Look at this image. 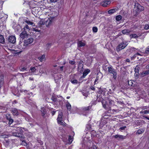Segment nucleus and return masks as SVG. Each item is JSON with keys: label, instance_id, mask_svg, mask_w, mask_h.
I'll return each instance as SVG.
<instances>
[{"label": "nucleus", "instance_id": "obj_1", "mask_svg": "<svg viewBox=\"0 0 149 149\" xmlns=\"http://www.w3.org/2000/svg\"><path fill=\"white\" fill-rule=\"evenodd\" d=\"M114 97L111 96L107 97L106 99V101L104 100L102 103L103 107L107 110H109L111 108V107L114 105V102L113 100Z\"/></svg>", "mask_w": 149, "mask_h": 149}, {"label": "nucleus", "instance_id": "obj_2", "mask_svg": "<svg viewBox=\"0 0 149 149\" xmlns=\"http://www.w3.org/2000/svg\"><path fill=\"white\" fill-rule=\"evenodd\" d=\"M144 10V7L141 6L137 3H135L133 9V13L134 15L137 16L141 11Z\"/></svg>", "mask_w": 149, "mask_h": 149}, {"label": "nucleus", "instance_id": "obj_3", "mask_svg": "<svg viewBox=\"0 0 149 149\" xmlns=\"http://www.w3.org/2000/svg\"><path fill=\"white\" fill-rule=\"evenodd\" d=\"M107 92L106 88L100 89L99 90L98 94H97V100L98 102H101L104 100V96L105 95L106 93Z\"/></svg>", "mask_w": 149, "mask_h": 149}, {"label": "nucleus", "instance_id": "obj_4", "mask_svg": "<svg viewBox=\"0 0 149 149\" xmlns=\"http://www.w3.org/2000/svg\"><path fill=\"white\" fill-rule=\"evenodd\" d=\"M128 43L127 42H123L120 44L117 47L116 49L117 51H119L123 49H124L128 45Z\"/></svg>", "mask_w": 149, "mask_h": 149}, {"label": "nucleus", "instance_id": "obj_5", "mask_svg": "<svg viewBox=\"0 0 149 149\" xmlns=\"http://www.w3.org/2000/svg\"><path fill=\"white\" fill-rule=\"evenodd\" d=\"M108 71L110 73L113 74V77L115 79H116L117 77V72L116 70L112 67H108Z\"/></svg>", "mask_w": 149, "mask_h": 149}, {"label": "nucleus", "instance_id": "obj_6", "mask_svg": "<svg viewBox=\"0 0 149 149\" xmlns=\"http://www.w3.org/2000/svg\"><path fill=\"white\" fill-rule=\"evenodd\" d=\"M7 41L8 43L14 44L16 42V37L15 36H10L7 38Z\"/></svg>", "mask_w": 149, "mask_h": 149}, {"label": "nucleus", "instance_id": "obj_7", "mask_svg": "<svg viewBox=\"0 0 149 149\" xmlns=\"http://www.w3.org/2000/svg\"><path fill=\"white\" fill-rule=\"evenodd\" d=\"M53 21L54 18L52 17H50L47 19H45V24L46 26L49 27L51 26Z\"/></svg>", "mask_w": 149, "mask_h": 149}, {"label": "nucleus", "instance_id": "obj_8", "mask_svg": "<svg viewBox=\"0 0 149 149\" xmlns=\"http://www.w3.org/2000/svg\"><path fill=\"white\" fill-rule=\"evenodd\" d=\"M26 46V45H25V42L21 41V40L20 41L19 44L17 45V47L18 48L22 50L24 48V47Z\"/></svg>", "mask_w": 149, "mask_h": 149}, {"label": "nucleus", "instance_id": "obj_9", "mask_svg": "<svg viewBox=\"0 0 149 149\" xmlns=\"http://www.w3.org/2000/svg\"><path fill=\"white\" fill-rule=\"evenodd\" d=\"M29 35L27 33L22 31L20 34V38L22 39V40H23L24 38H28Z\"/></svg>", "mask_w": 149, "mask_h": 149}, {"label": "nucleus", "instance_id": "obj_10", "mask_svg": "<svg viewBox=\"0 0 149 149\" xmlns=\"http://www.w3.org/2000/svg\"><path fill=\"white\" fill-rule=\"evenodd\" d=\"M33 40V38H30L26 40H25V45L27 46L28 45L32 43Z\"/></svg>", "mask_w": 149, "mask_h": 149}, {"label": "nucleus", "instance_id": "obj_11", "mask_svg": "<svg viewBox=\"0 0 149 149\" xmlns=\"http://www.w3.org/2000/svg\"><path fill=\"white\" fill-rule=\"evenodd\" d=\"M111 3L110 1H104L101 3V5L103 7H105Z\"/></svg>", "mask_w": 149, "mask_h": 149}, {"label": "nucleus", "instance_id": "obj_12", "mask_svg": "<svg viewBox=\"0 0 149 149\" xmlns=\"http://www.w3.org/2000/svg\"><path fill=\"white\" fill-rule=\"evenodd\" d=\"M38 67L36 66L34 67H31L30 69V72H36L37 71H38Z\"/></svg>", "mask_w": 149, "mask_h": 149}, {"label": "nucleus", "instance_id": "obj_13", "mask_svg": "<svg viewBox=\"0 0 149 149\" xmlns=\"http://www.w3.org/2000/svg\"><path fill=\"white\" fill-rule=\"evenodd\" d=\"M22 31L27 32L28 33V32L30 30V29L29 26L27 24H26L24 27L23 28L22 30Z\"/></svg>", "mask_w": 149, "mask_h": 149}, {"label": "nucleus", "instance_id": "obj_14", "mask_svg": "<svg viewBox=\"0 0 149 149\" xmlns=\"http://www.w3.org/2000/svg\"><path fill=\"white\" fill-rule=\"evenodd\" d=\"M11 112L13 115L14 116H17L18 114V112L17 109L15 108H12L11 110Z\"/></svg>", "mask_w": 149, "mask_h": 149}, {"label": "nucleus", "instance_id": "obj_15", "mask_svg": "<svg viewBox=\"0 0 149 149\" xmlns=\"http://www.w3.org/2000/svg\"><path fill=\"white\" fill-rule=\"evenodd\" d=\"M13 135L14 136H15L16 137L21 138L22 139H24V137L22 136L23 135L20 133H13Z\"/></svg>", "mask_w": 149, "mask_h": 149}, {"label": "nucleus", "instance_id": "obj_16", "mask_svg": "<svg viewBox=\"0 0 149 149\" xmlns=\"http://www.w3.org/2000/svg\"><path fill=\"white\" fill-rule=\"evenodd\" d=\"M77 45L78 47H84L86 43L84 42L80 41L78 42Z\"/></svg>", "mask_w": 149, "mask_h": 149}, {"label": "nucleus", "instance_id": "obj_17", "mask_svg": "<svg viewBox=\"0 0 149 149\" xmlns=\"http://www.w3.org/2000/svg\"><path fill=\"white\" fill-rule=\"evenodd\" d=\"M45 20L43 19H41L38 23V26L40 27L41 25H44L45 24Z\"/></svg>", "mask_w": 149, "mask_h": 149}, {"label": "nucleus", "instance_id": "obj_18", "mask_svg": "<svg viewBox=\"0 0 149 149\" xmlns=\"http://www.w3.org/2000/svg\"><path fill=\"white\" fill-rule=\"evenodd\" d=\"M63 114L62 112H61L59 113L57 118V121H60V120H62L63 119Z\"/></svg>", "mask_w": 149, "mask_h": 149}, {"label": "nucleus", "instance_id": "obj_19", "mask_svg": "<svg viewBox=\"0 0 149 149\" xmlns=\"http://www.w3.org/2000/svg\"><path fill=\"white\" fill-rule=\"evenodd\" d=\"M90 72V70L89 69L85 70L83 73V75L81 77L82 78L85 77V76Z\"/></svg>", "mask_w": 149, "mask_h": 149}, {"label": "nucleus", "instance_id": "obj_20", "mask_svg": "<svg viewBox=\"0 0 149 149\" xmlns=\"http://www.w3.org/2000/svg\"><path fill=\"white\" fill-rule=\"evenodd\" d=\"M107 123L105 120H102L100 123V127L101 128H102L103 126L105 125Z\"/></svg>", "mask_w": 149, "mask_h": 149}, {"label": "nucleus", "instance_id": "obj_21", "mask_svg": "<svg viewBox=\"0 0 149 149\" xmlns=\"http://www.w3.org/2000/svg\"><path fill=\"white\" fill-rule=\"evenodd\" d=\"M5 39L4 37L2 35H0V43L3 44L5 43Z\"/></svg>", "mask_w": 149, "mask_h": 149}, {"label": "nucleus", "instance_id": "obj_22", "mask_svg": "<svg viewBox=\"0 0 149 149\" xmlns=\"http://www.w3.org/2000/svg\"><path fill=\"white\" fill-rule=\"evenodd\" d=\"M41 111L42 116H44L46 112V109L43 107L41 108Z\"/></svg>", "mask_w": 149, "mask_h": 149}, {"label": "nucleus", "instance_id": "obj_23", "mask_svg": "<svg viewBox=\"0 0 149 149\" xmlns=\"http://www.w3.org/2000/svg\"><path fill=\"white\" fill-rule=\"evenodd\" d=\"M114 137L116 138H118L120 139H124L125 138V136L121 135H116L114 136Z\"/></svg>", "mask_w": 149, "mask_h": 149}, {"label": "nucleus", "instance_id": "obj_24", "mask_svg": "<svg viewBox=\"0 0 149 149\" xmlns=\"http://www.w3.org/2000/svg\"><path fill=\"white\" fill-rule=\"evenodd\" d=\"M3 75L0 76V87L2 86L3 83Z\"/></svg>", "mask_w": 149, "mask_h": 149}, {"label": "nucleus", "instance_id": "obj_25", "mask_svg": "<svg viewBox=\"0 0 149 149\" xmlns=\"http://www.w3.org/2000/svg\"><path fill=\"white\" fill-rule=\"evenodd\" d=\"M45 55L44 54H43V55H42L41 57L39 58V59L40 60V61L42 62L43 61L45 60Z\"/></svg>", "mask_w": 149, "mask_h": 149}, {"label": "nucleus", "instance_id": "obj_26", "mask_svg": "<svg viewBox=\"0 0 149 149\" xmlns=\"http://www.w3.org/2000/svg\"><path fill=\"white\" fill-rule=\"evenodd\" d=\"M134 82L135 83V81L131 80H130L128 81V84L129 85L134 86L135 85V84H133Z\"/></svg>", "mask_w": 149, "mask_h": 149}, {"label": "nucleus", "instance_id": "obj_27", "mask_svg": "<svg viewBox=\"0 0 149 149\" xmlns=\"http://www.w3.org/2000/svg\"><path fill=\"white\" fill-rule=\"evenodd\" d=\"M25 22L29 25H32L33 26H35V24L32 22H31L29 20H25Z\"/></svg>", "mask_w": 149, "mask_h": 149}, {"label": "nucleus", "instance_id": "obj_28", "mask_svg": "<svg viewBox=\"0 0 149 149\" xmlns=\"http://www.w3.org/2000/svg\"><path fill=\"white\" fill-rule=\"evenodd\" d=\"M78 71L80 73L82 72L83 71V66H78Z\"/></svg>", "mask_w": 149, "mask_h": 149}, {"label": "nucleus", "instance_id": "obj_29", "mask_svg": "<svg viewBox=\"0 0 149 149\" xmlns=\"http://www.w3.org/2000/svg\"><path fill=\"white\" fill-rule=\"evenodd\" d=\"M117 10L116 9H111L108 11V13L109 14H112L116 12Z\"/></svg>", "mask_w": 149, "mask_h": 149}, {"label": "nucleus", "instance_id": "obj_30", "mask_svg": "<svg viewBox=\"0 0 149 149\" xmlns=\"http://www.w3.org/2000/svg\"><path fill=\"white\" fill-rule=\"evenodd\" d=\"M92 107V106H89L87 107H84L83 108V110L84 111H88Z\"/></svg>", "mask_w": 149, "mask_h": 149}, {"label": "nucleus", "instance_id": "obj_31", "mask_svg": "<svg viewBox=\"0 0 149 149\" xmlns=\"http://www.w3.org/2000/svg\"><path fill=\"white\" fill-rule=\"evenodd\" d=\"M130 32V31L128 29H125L122 31V33L124 34H128Z\"/></svg>", "mask_w": 149, "mask_h": 149}, {"label": "nucleus", "instance_id": "obj_32", "mask_svg": "<svg viewBox=\"0 0 149 149\" xmlns=\"http://www.w3.org/2000/svg\"><path fill=\"white\" fill-rule=\"evenodd\" d=\"M144 132V130L142 129H140L137 130L136 133L138 134H140L143 133Z\"/></svg>", "mask_w": 149, "mask_h": 149}, {"label": "nucleus", "instance_id": "obj_33", "mask_svg": "<svg viewBox=\"0 0 149 149\" xmlns=\"http://www.w3.org/2000/svg\"><path fill=\"white\" fill-rule=\"evenodd\" d=\"M66 106L68 110L70 111L71 108V104L69 103H68L66 105Z\"/></svg>", "mask_w": 149, "mask_h": 149}, {"label": "nucleus", "instance_id": "obj_34", "mask_svg": "<svg viewBox=\"0 0 149 149\" xmlns=\"http://www.w3.org/2000/svg\"><path fill=\"white\" fill-rule=\"evenodd\" d=\"M58 79H56V78L55 77V80L56 81V82H58L59 80L61 79V77L62 75L60 74H59L58 75Z\"/></svg>", "mask_w": 149, "mask_h": 149}, {"label": "nucleus", "instance_id": "obj_35", "mask_svg": "<svg viewBox=\"0 0 149 149\" xmlns=\"http://www.w3.org/2000/svg\"><path fill=\"white\" fill-rule=\"evenodd\" d=\"M130 38H136L138 37L137 35L135 34H132L130 35Z\"/></svg>", "mask_w": 149, "mask_h": 149}, {"label": "nucleus", "instance_id": "obj_36", "mask_svg": "<svg viewBox=\"0 0 149 149\" xmlns=\"http://www.w3.org/2000/svg\"><path fill=\"white\" fill-rule=\"evenodd\" d=\"M108 110L109 111H110V112L113 113H116L118 111V110H115L113 109L111 110L110 109H109V110Z\"/></svg>", "mask_w": 149, "mask_h": 149}, {"label": "nucleus", "instance_id": "obj_37", "mask_svg": "<svg viewBox=\"0 0 149 149\" xmlns=\"http://www.w3.org/2000/svg\"><path fill=\"white\" fill-rule=\"evenodd\" d=\"M122 17L120 15H118L116 16V19L117 21H119L122 19Z\"/></svg>", "mask_w": 149, "mask_h": 149}, {"label": "nucleus", "instance_id": "obj_38", "mask_svg": "<svg viewBox=\"0 0 149 149\" xmlns=\"http://www.w3.org/2000/svg\"><path fill=\"white\" fill-rule=\"evenodd\" d=\"M68 141L69 142V143L70 144L72 143V142L73 141L72 138L71 137V136H69Z\"/></svg>", "mask_w": 149, "mask_h": 149}, {"label": "nucleus", "instance_id": "obj_39", "mask_svg": "<svg viewBox=\"0 0 149 149\" xmlns=\"http://www.w3.org/2000/svg\"><path fill=\"white\" fill-rule=\"evenodd\" d=\"M71 82L73 84H76L78 83L77 80L76 79H74L73 80H71Z\"/></svg>", "mask_w": 149, "mask_h": 149}, {"label": "nucleus", "instance_id": "obj_40", "mask_svg": "<svg viewBox=\"0 0 149 149\" xmlns=\"http://www.w3.org/2000/svg\"><path fill=\"white\" fill-rule=\"evenodd\" d=\"M9 136L8 135H3L1 136V138L4 139L7 138Z\"/></svg>", "mask_w": 149, "mask_h": 149}, {"label": "nucleus", "instance_id": "obj_41", "mask_svg": "<svg viewBox=\"0 0 149 149\" xmlns=\"http://www.w3.org/2000/svg\"><path fill=\"white\" fill-rule=\"evenodd\" d=\"M58 123V124L62 125H65V123L64 122H63L62 120H60V121H57Z\"/></svg>", "mask_w": 149, "mask_h": 149}, {"label": "nucleus", "instance_id": "obj_42", "mask_svg": "<svg viewBox=\"0 0 149 149\" xmlns=\"http://www.w3.org/2000/svg\"><path fill=\"white\" fill-rule=\"evenodd\" d=\"M126 128V127L125 126H124L122 127H120L119 129V130L121 132H122L123 130H124Z\"/></svg>", "mask_w": 149, "mask_h": 149}, {"label": "nucleus", "instance_id": "obj_43", "mask_svg": "<svg viewBox=\"0 0 149 149\" xmlns=\"http://www.w3.org/2000/svg\"><path fill=\"white\" fill-rule=\"evenodd\" d=\"M21 144L24 146H26L27 145V143L25 142V141L24 140H22V142L21 143Z\"/></svg>", "mask_w": 149, "mask_h": 149}, {"label": "nucleus", "instance_id": "obj_44", "mask_svg": "<svg viewBox=\"0 0 149 149\" xmlns=\"http://www.w3.org/2000/svg\"><path fill=\"white\" fill-rule=\"evenodd\" d=\"M148 74V73H147L146 70L145 71L141 73V75H143V76H146V75H147Z\"/></svg>", "mask_w": 149, "mask_h": 149}, {"label": "nucleus", "instance_id": "obj_45", "mask_svg": "<svg viewBox=\"0 0 149 149\" xmlns=\"http://www.w3.org/2000/svg\"><path fill=\"white\" fill-rule=\"evenodd\" d=\"M22 75L23 77H24V76H26L28 75L29 74V73L28 72H25L24 73L21 74Z\"/></svg>", "mask_w": 149, "mask_h": 149}, {"label": "nucleus", "instance_id": "obj_46", "mask_svg": "<svg viewBox=\"0 0 149 149\" xmlns=\"http://www.w3.org/2000/svg\"><path fill=\"white\" fill-rule=\"evenodd\" d=\"M51 99L54 102H56L57 100V98L54 96H52Z\"/></svg>", "mask_w": 149, "mask_h": 149}, {"label": "nucleus", "instance_id": "obj_47", "mask_svg": "<svg viewBox=\"0 0 149 149\" xmlns=\"http://www.w3.org/2000/svg\"><path fill=\"white\" fill-rule=\"evenodd\" d=\"M93 32H96L97 31V27H94L93 28Z\"/></svg>", "mask_w": 149, "mask_h": 149}, {"label": "nucleus", "instance_id": "obj_48", "mask_svg": "<svg viewBox=\"0 0 149 149\" xmlns=\"http://www.w3.org/2000/svg\"><path fill=\"white\" fill-rule=\"evenodd\" d=\"M8 120H9V124L10 125L11 124L13 123V120L10 118H9V119H8Z\"/></svg>", "mask_w": 149, "mask_h": 149}, {"label": "nucleus", "instance_id": "obj_49", "mask_svg": "<svg viewBox=\"0 0 149 149\" xmlns=\"http://www.w3.org/2000/svg\"><path fill=\"white\" fill-rule=\"evenodd\" d=\"M139 67L136 66L135 68V71L136 72L138 73L139 72Z\"/></svg>", "mask_w": 149, "mask_h": 149}, {"label": "nucleus", "instance_id": "obj_50", "mask_svg": "<svg viewBox=\"0 0 149 149\" xmlns=\"http://www.w3.org/2000/svg\"><path fill=\"white\" fill-rule=\"evenodd\" d=\"M145 53L146 54L149 53V46H148L147 48H146Z\"/></svg>", "mask_w": 149, "mask_h": 149}, {"label": "nucleus", "instance_id": "obj_51", "mask_svg": "<svg viewBox=\"0 0 149 149\" xmlns=\"http://www.w3.org/2000/svg\"><path fill=\"white\" fill-rule=\"evenodd\" d=\"M20 70L22 71H26L27 70V68L25 67L21 68H20Z\"/></svg>", "mask_w": 149, "mask_h": 149}, {"label": "nucleus", "instance_id": "obj_52", "mask_svg": "<svg viewBox=\"0 0 149 149\" xmlns=\"http://www.w3.org/2000/svg\"><path fill=\"white\" fill-rule=\"evenodd\" d=\"M69 63L71 65H74L75 63V61L74 60H70Z\"/></svg>", "mask_w": 149, "mask_h": 149}, {"label": "nucleus", "instance_id": "obj_53", "mask_svg": "<svg viewBox=\"0 0 149 149\" xmlns=\"http://www.w3.org/2000/svg\"><path fill=\"white\" fill-rule=\"evenodd\" d=\"M144 113L147 114L149 113V110H146L143 111Z\"/></svg>", "mask_w": 149, "mask_h": 149}, {"label": "nucleus", "instance_id": "obj_54", "mask_svg": "<svg viewBox=\"0 0 149 149\" xmlns=\"http://www.w3.org/2000/svg\"><path fill=\"white\" fill-rule=\"evenodd\" d=\"M83 61H80L79 62L78 64V66H83V65L82 64Z\"/></svg>", "mask_w": 149, "mask_h": 149}, {"label": "nucleus", "instance_id": "obj_55", "mask_svg": "<svg viewBox=\"0 0 149 149\" xmlns=\"http://www.w3.org/2000/svg\"><path fill=\"white\" fill-rule=\"evenodd\" d=\"M144 28L145 29L147 30L149 29V25L148 24H146L144 27Z\"/></svg>", "mask_w": 149, "mask_h": 149}, {"label": "nucleus", "instance_id": "obj_56", "mask_svg": "<svg viewBox=\"0 0 149 149\" xmlns=\"http://www.w3.org/2000/svg\"><path fill=\"white\" fill-rule=\"evenodd\" d=\"M58 1V0H50V3H55L56 2Z\"/></svg>", "mask_w": 149, "mask_h": 149}, {"label": "nucleus", "instance_id": "obj_57", "mask_svg": "<svg viewBox=\"0 0 149 149\" xmlns=\"http://www.w3.org/2000/svg\"><path fill=\"white\" fill-rule=\"evenodd\" d=\"M32 30H33V31H36V32H39L40 31L39 30H38L37 29H36V28H33Z\"/></svg>", "mask_w": 149, "mask_h": 149}, {"label": "nucleus", "instance_id": "obj_58", "mask_svg": "<svg viewBox=\"0 0 149 149\" xmlns=\"http://www.w3.org/2000/svg\"><path fill=\"white\" fill-rule=\"evenodd\" d=\"M89 89L90 90H92L93 91H95V88L92 86H91Z\"/></svg>", "mask_w": 149, "mask_h": 149}, {"label": "nucleus", "instance_id": "obj_59", "mask_svg": "<svg viewBox=\"0 0 149 149\" xmlns=\"http://www.w3.org/2000/svg\"><path fill=\"white\" fill-rule=\"evenodd\" d=\"M97 147L96 146L94 145L92 148H91L89 149H97Z\"/></svg>", "mask_w": 149, "mask_h": 149}, {"label": "nucleus", "instance_id": "obj_60", "mask_svg": "<svg viewBox=\"0 0 149 149\" xmlns=\"http://www.w3.org/2000/svg\"><path fill=\"white\" fill-rule=\"evenodd\" d=\"M149 107H142V109L143 110H144L145 109H148Z\"/></svg>", "mask_w": 149, "mask_h": 149}, {"label": "nucleus", "instance_id": "obj_61", "mask_svg": "<svg viewBox=\"0 0 149 149\" xmlns=\"http://www.w3.org/2000/svg\"><path fill=\"white\" fill-rule=\"evenodd\" d=\"M137 55L141 56V55L140 54H139L138 53H136L135 54H134V56L135 57H136Z\"/></svg>", "mask_w": 149, "mask_h": 149}, {"label": "nucleus", "instance_id": "obj_62", "mask_svg": "<svg viewBox=\"0 0 149 149\" xmlns=\"http://www.w3.org/2000/svg\"><path fill=\"white\" fill-rule=\"evenodd\" d=\"M56 112V111H52V116H53L54 115V114H55Z\"/></svg>", "mask_w": 149, "mask_h": 149}, {"label": "nucleus", "instance_id": "obj_63", "mask_svg": "<svg viewBox=\"0 0 149 149\" xmlns=\"http://www.w3.org/2000/svg\"><path fill=\"white\" fill-rule=\"evenodd\" d=\"M18 128H19V130H20L19 131H20V133H22L23 131L22 130V129H21V128L18 127Z\"/></svg>", "mask_w": 149, "mask_h": 149}, {"label": "nucleus", "instance_id": "obj_64", "mask_svg": "<svg viewBox=\"0 0 149 149\" xmlns=\"http://www.w3.org/2000/svg\"><path fill=\"white\" fill-rule=\"evenodd\" d=\"M126 61L127 62H129L130 61V60L129 59H127L126 60Z\"/></svg>", "mask_w": 149, "mask_h": 149}]
</instances>
